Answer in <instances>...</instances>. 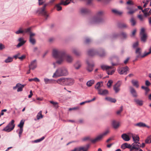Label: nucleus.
Returning <instances> with one entry per match:
<instances>
[{
    "instance_id": "0eeeda50",
    "label": "nucleus",
    "mask_w": 151,
    "mask_h": 151,
    "mask_svg": "<svg viewBox=\"0 0 151 151\" xmlns=\"http://www.w3.org/2000/svg\"><path fill=\"white\" fill-rule=\"evenodd\" d=\"M14 122V120H12L11 122L9 123L8 125L2 129V131L6 132H9L12 131L14 128L15 126Z\"/></svg>"
},
{
    "instance_id": "4468645a",
    "label": "nucleus",
    "mask_w": 151,
    "mask_h": 151,
    "mask_svg": "<svg viewBox=\"0 0 151 151\" xmlns=\"http://www.w3.org/2000/svg\"><path fill=\"white\" fill-rule=\"evenodd\" d=\"M127 9L128 10L127 14L130 15L133 14L137 10V9H134L133 6H127Z\"/></svg>"
},
{
    "instance_id": "13d9d810",
    "label": "nucleus",
    "mask_w": 151,
    "mask_h": 151,
    "mask_svg": "<svg viewBox=\"0 0 151 151\" xmlns=\"http://www.w3.org/2000/svg\"><path fill=\"white\" fill-rule=\"evenodd\" d=\"M122 36L124 38H126L127 37V35L126 33L124 32H122L121 34Z\"/></svg>"
},
{
    "instance_id": "39448f33",
    "label": "nucleus",
    "mask_w": 151,
    "mask_h": 151,
    "mask_svg": "<svg viewBox=\"0 0 151 151\" xmlns=\"http://www.w3.org/2000/svg\"><path fill=\"white\" fill-rule=\"evenodd\" d=\"M88 55L91 56L98 55L100 57H104L106 55V53L103 49L100 50L98 51L94 49H91L88 52Z\"/></svg>"
},
{
    "instance_id": "bf43d9fd",
    "label": "nucleus",
    "mask_w": 151,
    "mask_h": 151,
    "mask_svg": "<svg viewBox=\"0 0 151 151\" xmlns=\"http://www.w3.org/2000/svg\"><path fill=\"white\" fill-rule=\"evenodd\" d=\"M138 17L140 19L141 21H143L144 19V17L143 16L141 15H138Z\"/></svg>"
},
{
    "instance_id": "f8f14e48",
    "label": "nucleus",
    "mask_w": 151,
    "mask_h": 151,
    "mask_svg": "<svg viewBox=\"0 0 151 151\" xmlns=\"http://www.w3.org/2000/svg\"><path fill=\"white\" fill-rule=\"evenodd\" d=\"M129 68L126 66L124 67L120 68L118 70V72L120 75L127 74L129 71Z\"/></svg>"
},
{
    "instance_id": "a19ab883",
    "label": "nucleus",
    "mask_w": 151,
    "mask_h": 151,
    "mask_svg": "<svg viewBox=\"0 0 151 151\" xmlns=\"http://www.w3.org/2000/svg\"><path fill=\"white\" fill-rule=\"evenodd\" d=\"M43 115L42 114V111H40L37 114V120L42 119L43 117Z\"/></svg>"
},
{
    "instance_id": "338daca9",
    "label": "nucleus",
    "mask_w": 151,
    "mask_h": 151,
    "mask_svg": "<svg viewBox=\"0 0 151 151\" xmlns=\"http://www.w3.org/2000/svg\"><path fill=\"white\" fill-rule=\"evenodd\" d=\"M89 137H83L82 138V140L83 141H85L89 139Z\"/></svg>"
},
{
    "instance_id": "9d476101",
    "label": "nucleus",
    "mask_w": 151,
    "mask_h": 151,
    "mask_svg": "<svg viewBox=\"0 0 151 151\" xmlns=\"http://www.w3.org/2000/svg\"><path fill=\"white\" fill-rule=\"evenodd\" d=\"M145 30L144 28L141 29L140 35L142 41L145 42H146L147 36V34L145 33Z\"/></svg>"
},
{
    "instance_id": "c85d7f7f",
    "label": "nucleus",
    "mask_w": 151,
    "mask_h": 151,
    "mask_svg": "<svg viewBox=\"0 0 151 151\" xmlns=\"http://www.w3.org/2000/svg\"><path fill=\"white\" fill-rule=\"evenodd\" d=\"M118 27L120 28H127L128 27L127 25L123 23H119L118 24Z\"/></svg>"
},
{
    "instance_id": "bb28decb",
    "label": "nucleus",
    "mask_w": 151,
    "mask_h": 151,
    "mask_svg": "<svg viewBox=\"0 0 151 151\" xmlns=\"http://www.w3.org/2000/svg\"><path fill=\"white\" fill-rule=\"evenodd\" d=\"M131 147L132 145L130 144H128L127 143L123 144L121 146V148L123 149H125V148H127L130 149H131Z\"/></svg>"
},
{
    "instance_id": "a211bd4d",
    "label": "nucleus",
    "mask_w": 151,
    "mask_h": 151,
    "mask_svg": "<svg viewBox=\"0 0 151 151\" xmlns=\"http://www.w3.org/2000/svg\"><path fill=\"white\" fill-rule=\"evenodd\" d=\"M35 34L34 33H31L29 35V41L32 45H34L36 43V40L33 38Z\"/></svg>"
},
{
    "instance_id": "7c9ffc66",
    "label": "nucleus",
    "mask_w": 151,
    "mask_h": 151,
    "mask_svg": "<svg viewBox=\"0 0 151 151\" xmlns=\"http://www.w3.org/2000/svg\"><path fill=\"white\" fill-rule=\"evenodd\" d=\"M81 66V62L79 61H77L74 65L75 68L77 70L80 68Z\"/></svg>"
},
{
    "instance_id": "052dcab7",
    "label": "nucleus",
    "mask_w": 151,
    "mask_h": 151,
    "mask_svg": "<svg viewBox=\"0 0 151 151\" xmlns=\"http://www.w3.org/2000/svg\"><path fill=\"white\" fill-rule=\"evenodd\" d=\"M119 35L117 33H115L112 35V38L114 39L117 37L119 36Z\"/></svg>"
},
{
    "instance_id": "4c0bfd02",
    "label": "nucleus",
    "mask_w": 151,
    "mask_h": 151,
    "mask_svg": "<svg viewBox=\"0 0 151 151\" xmlns=\"http://www.w3.org/2000/svg\"><path fill=\"white\" fill-rule=\"evenodd\" d=\"M105 99L108 101L113 103H115L116 101V100L115 99L109 97H106L105 98Z\"/></svg>"
},
{
    "instance_id": "f704fd0d",
    "label": "nucleus",
    "mask_w": 151,
    "mask_h": 151,
    "mask_svg": "<svg viewBox=\"0 0 151 151\" xmlns=\"http://www.w3.org/2000/svg\"><path fill=\"white\" fill-rule=\"evenodd\" d=\"M129 21L132 26H134L136 25V21L134 18L132 17Z\"/></svg>"
},
{
    "instance_id": "dca6fc26",
    "label": "nucleus",
    "mask_w": 151,
    "mask_h": 151,
    "mask_svg": "<svg viewBox=\"0 0 151 151\" xmlns=\"http://www.w3.org/2000/svg\"><path fill=\"white\" fill-rule=\"evenodd\" d=\"M47 6L46 4H45L44 6L41 9L40 11V13L44 15L45 17V19H47L48 15L47 14L46 12L45 11V8Z\"/></svg>"
},
{
    "instance_id": "e433bc0d",
    "label": "nucleus",
    "mask_w": 151,
    "mask_h": 151,
    "mask_svg": "<svg viewBox=\"0 0 151 151\" xmlns=\"http://www.w3.org/2000/svg\"><path fill=\"white\" fill-rule=\"evenodd\" d=\"M132 137L134 142L139 141V137L138 136L132 134Z\"/></svg>"
},
{
    "instance_id": "5fc2aeb1",
    "label": "nucleus",
    "mask_w": 151,
    "mask_h": 151,
    "mask_svg": "<svg viewBox=\"0 0 151 151\" xmlns=\"http://www.w3.org/2000/svg\"><path fill=\"white\" fill-rule=\"evenodd\" d=\"M127 4L129 5H133L134 4V3L132 0H129L127 2Z\"/></svg>"
},
{
    "instance_id": "c756f323",
    "label": "nucleus",
    "mask_w": 151,
    "mask_h": 151,
    "mask_svg": "<svg viewBox=\"0 0 151 151\" xmlns=\"http://www.w3.org/2000/svg\"><path fill=\"white\" fill-rule=\"evenodd\" d=\"M135 142L132 144V147L130 150H132L134 149H135L136 150H137L139 149V146L138 145H136Z\"/></svg>"
},
{
    "instance_id": "b1692460",
    "label": "nucleus",
    "mask_w": 151,
    "mask_h": 151,
    "mask_svg": "<svg viewBox=\"0 0 151 151\" xmlns=\"http://www.w3.org/2000/svg\"><path fill=\"white\" fill-rule=\"evenodd\" d=\"M98 93L100 95H104L108 94V91L107 90H103L101 89L99 90Z\"/></svg>"
},
{
    "instance_id": "cd10ccee",
    "label": "nucleus",
    "mask_w": 151,
    "mask_h": 151,
    "mask_svg": "<svg viewBox=\"0 0 151 151\" xmlns=\"http://www.w3.org/2000/svg\"><path fill=\"white\" fill-rule=\"evenodd\" d=\"M122 138L126 141H129L130 140V138L128 135L126 134H123L122 135Z\"/></svg>"
},
{
    "instance_id": "f03ea898",
    "label": "nucleus",
    "mask_w": 151,
    "mask_h": 151,
    "mask_svg": "<svg viewBox=\"0 0 151 151\" xmlns=\"http://www.w3.org/2000/svg\"><path fill=\"white\" fill-rule=\"evenodd\" d=\"M105 14L104 11H99L96 14L95 16L90 19L89 22L91 24H96L102 22L104 21L102 16Z\"/></svg>"
},
{
    "instance_id": "473e14b6",
    "label": "nucleus",
    "mask_w": 151,
    "mask_h": 151,
    "mask_svg": "<svg viewBox=\"0 0 151 151\" xmlns=\"http://www.w3.org/2000/svg\"><path fill=\"white\" fill-rule=\"evenodd\" d=\"M72 52L77 56H79L81 54V52L76 48H73L72 50Z\"/></svg>"
},
{
    "instance_id": "6e6552de",
    "label": "nucleus",
    "mask_w": 151,
    "mask_h": 151,
    "mask_svg": "<svg viewBox=\"0 0 151 151\" xmlns=\"http://www.w3.org/2000/svg\"><path fill=\"white\" fill-rule=\"evenodd\" d=\"M109 132L108 130H107L102 134L98 136L95 138L93 139H90V141L92 143H95L96 142L100 140L104 136H106Z\"/></svg>"
},
{
    "instance_id": "49530a36",
    "label": "nucleus",
    "mask_w": 151,
    "mask_h": 151,
    "mask_svg": "<svg viewBox=\"0 0 151 151\" xmlns=\"http://www.w3.org/2000/svg\"><path fill=\"white\" fill-rule=\"evenodd\" d=\"M145 142L146 143H151V135L147 137L146 139Z\"/></svg>"
},
{
    "instance_id": "7ed1b4c3",
    "label": "nucleus",
    "mask_w": 151,
    "mask_h": 151,
    "mask_svg": "<svg viewBox=\"0 0 151 151\" xmlns=\"http://www.w3.org/2000/svg\"><path fill=\"white\" fill-rule=\"evenodd\" d=\"M149 52H145L143 55L141 54L142 49L140 48H137L135 51L136 55V58L134 60V61H135L138 60L139 58H143L151 54V46L149 49Z\"/></svg>"
},
{
    "instance_id": "393cba45",
    "label": "nucleus",
    "mask_w": 151,
    "mask_h": 151,
    "mask_svg": "<svg viewBox=\"0 0 151 151\" xmlns=\"http://www.w3.org/2000/svg\"><path fill=\"white\" fill-rule=\"evenodd\" d=\"M103 86L102 82H98L95 86V88L98 90L99 91V90H101V88Z\"/></svg>"
},
{
    "instance_id": "603ef678",
    "label": "nucleus",
    "mask_w": 151,
    "mask_h": 151,
    "mask_svg": "<svg viewBox=\"0 0 151 151\" xmlns=\"http://www.w3.org/2000/svg\"><path fill=\"white\" fill-rule=\"evenodd\" d=\"M112 83L113 81L112 80H109V81L107 83V86L108 87H110L111 86V84Z\"/></svg>"
},
{
    "instance_id": "e2e57ef3",
    "label": "nucleus",
    "mask_w": 151,
    "mask_h": 151,
    "mask_svg": "<svg viewBox=\"0 0 151 151\" xmlns=\"http://www.w3.org/2000/svg\"><path fill=\"white\" fill-rule=\"evenodd\" d=\"M5 46L4 45L2 44L1 43H0V50H2L3 49L5 48Z\"/></svg>"
},
{
    "instance_id": "a18cd8bd",
    "label": "nucleus",
    "mask_w": 151,
    "mask_h": 151,
    "mask_svg": "<svg viewBox=\"0 0 151 151\" xmlns=\"http://www.w3.org/2000/svg\"><path fill=\"white\" fill-rule=\"evenodd\" d=\"M12 60L13 58L9 57L5 60V62L6 63H7L12 62Z\"/></svg>"
},
{
    "instance_id": "8fccbe9b",
    "label": "nucleus",
    "mask_w": 151,
    "mask_h": 151,
    "mask_svg": "<svg viewBox=\"0 0 151 151\" xmlns=\"http://www.w3.org/2000/svg\"><path fill=\"white\" fill-rule=\"evenodd\" d=\"M15 33L18 34L20 33H23V31L21 28H20L19 29L15 32Z\"/></svg>"
},
{
    "instance_id": "f3484780",
    "label": "nucleus",
    "mask_w": 151,
    "mask_h": 151,
    "mask_svg": "<svg viewBox=\"0 0 151 151\" xmlns=\"http://www.w3.org/2000/svg\"><path fill=\"white\" fill-rule=\"evenodd\" d=\"M86 63L87 65V70L89 72H91L93 70V67L94 64L93 63H90L88 61H87Z\"/></svg>"
},
{
    "instance_id": "20e7f679",
    "label": "nucleus",
    "mask_w": 151,
    "mask_h": 151,
    "mask_svg": "<svg viewBox=\"0 0 151 151\" xmlns=\"http://www.w3.org/2000/svg\"><path fill=\"white\" fill-rule=\"evenodd\" d=\"M68 72L67 69L65 67L59 68L54 73L52 77L56 78L57 77L65 76L68 75Z\"/></svg>"
},
{
    "instance_id": "2eb2a0df",
    "label": "nucleus",
    "mask_w": 151,
    "mask_h": 151,
    "mask_svg": "<svg viewBox=\"0 0 151 151\" xmlns=\"http://www.w3.org/2000/svg\"><path fill=\"white\" fill-rule=\"evenodd\" d=\"M56 83L61 85L65 86L66 83L65 78L62 77L57 81H55Z\"/></svg>"
},
{
    "instance_id": "6ab92c4d",
    "label": "nucleus",
    "mask_w": 151,
    "mask_h": 151,
    "mask_svg": "<svg viewBox=\"0 0 151 151\" xmlns=\"http://www.w3.org/2000/svg\"><path fill=\"white\" fill-rule=\"evenodd\" d=\"M37 64L36 61V60H34L32 61L29 66V68L30 69L34 70L36 68Z\"/></svg>"
},
{
    "instance_id": "4d7b16f0",
    "label": "nucleus",
    "mask_w": 151,
    "mask_h": 151,
    "mask_svg": "<svg viewBox=\"0 0 151 151\" xmlns=\"http://www.w3.org/2000/svg\"><path fill=\"white\" fill-rule=\"evenodd\" d=\"M123 108V106H121L120 107V109L119 110L117 111L116 114H119L122 111Z\"/></svg>"
},
{
    "instance_id": "4be33fe9",
    "label": "nucleus",
    "mask_w": 151,
    "mask_h": 151,
    "mask_svg": "<svg viewBox=\"0 0 151 151\" xmlns=\"http://www.w3.org/2000/svg\"><path fill=\"white\" fill-rule=\"evenodd\" d=\"M129 88L130 92L132 96L134 97H137V95L135 90L131 86L129 87Z\"/></svg>"
},
{
    "instance_id": "5701e85b",
    "label": "nucleus",
    "mask_w": 151,
    "mask_h": 151,
    "mask_svg": "<svg viewBox=\"0 0 151 151\" xmlns=\"http://www.w3.org/2000/svg\"><path fill=\"white\" fill-rule=\"evenodd\" d=\"M44 81L45 84H47L55 83V80L53 79H50L47 78H45Z\"/></svg>"
},
{
    "instance_id": "ea45409f",
    "label": "nucleus",
    "mask_w": 151,
    "mask_h": 151,
    "mask_svg": "<svg viewBox=\"0 0 151 151\" xmlns=\"http://www.w3.org/2000/svg\"><path fill=\"white\" fill-rule=\"evenodd\" d=\"M25 86V85H21V84L19 83V86L17 87L18 88L17 90V91L18 92L21 91L23 90V88Z\"/></svg>"
},
{
    "instance_id": "0e129e2a",
    "label": "nucleus",
    "mask_w": 151,
    "mask_h": 151,
    "mask_svg": "<svg viewBox=\"0 0 151 151\" xmlns=\"http://www.w3.org/2000/svg\"><path fill=\"white\" fill-rule=\"evenodd\" d=\"M23 131V128H20L19 131V137H20L21 135L22 134Z\"/></svg>"
},
{
    "instance_id": "ddd939ff",
    "label": "nucleus",
    "mask_w": 151,
    "mask_h": 151,
    "mask_svg": "<svg viewBox=\"0 0 151 151\" xmlns=\"http://www.w3.org/2000/svg\"><path fill=\"white\" fill-rule=\"evenodd\" d=\"M122 83V82L120 81H119L113 87L114 90L116 93H118L120 90V87Z\"/></svg>"
},
{
    "instance_id": "09e8293b",
    "label": "nucleus",
    "mask_w": 151,
    "mask_h": 151,
    "mask_svg": "<svg viewBox=\"0 0 151 151\" xmlns=\"http://www.w3.org/2000/svg\"><path fill=\"white\" fill-rule=\"evenodd\" d=\"M112 12L114 13L115 14H118L119 15H121L122 14V12L120 11H118L116 10V9H113L112 10Z\"/></svg>"
},
{
    "instance_id": "6e6d98bb",
    "label": "nucleus",
    "mask_w": 151,
    "mask_h": 151,
    "mask_svg": "<svg viewBox=\"0 0 151 151\" xmlns=\"http://www.w3.org/2000/svg\"><path fill=\"white\" fill-rule=\"evenodd\" d=\"M91 42V40L88 38H86V39L85 42L86 44H88Z\"/></svg>"
},
{
    "instance_id": "de8ad7c7",
    "label": "nucleus",
    "mask_w": 151,
    "mask_h": 151,
    "mask_svg": "<svg viewBox=\"0 0 151 151\" xmlns=\"http://www.w3.org/2000/svg\"><path fill=\"white\" fill-rule=\"evenodd\" d=\"M24 124V122L22 120L19 124L18 125V127H20V128H23V127Z\"/></svg>"
},
{
    "instance_id": "2f4dec72",
    "label": "nucleus",
    "mask_w": 151,
    "mask_h": 151,
    "mask_svg": "<svg viewBox=\"0 0 151 151\" xmlns=\"http://www.w3.org/2000/svg\"><path fill=\"white\" fill-rule=\"evenodd\" d=\"M112 126L114 129H117L119 126V123L118 122L114 121L112 122Z\"/></svg>"
},
{
    "instance_id": "9b49d317",
    "label": "nucleus",
    "mask_w": 151,
    "mask_h": 151,
    "mask_svg": "<svg viewBox=\"0 0 151 151\" xmlns=\"http://www.w3.org/2000/svg\"><path fill=\"white\" fill-rule=\"evenodd\" d=\"M90 145L89 144L87 145L84 147H80L75 148L71 151H87L89 148Z\"/></svg>"
},
{
    "instance_id": "1a4fd4ad",
    "label": "nucleus",
    "mask_w": 151,
    "mask_h": 151,
    "mask_svg": "<svg viewBox=\"0 0 151 151\" xmlns=\"http://www.w3.org/2000/svg\"><path fill=\"white\" fill-rule=\"evenodd\" d=\"M70 3V2L68 1V0H66L65 1L64 0H60V2L56 4L55 7L56 8V9L58 11H60L62 10V7L61 5L64 6H66Z\"/></svg>"
},
{
    "instance_id": "c9c22d12",
    "label": "nucleus",
    "mask_w": 151,
    "mask_h": 151,
    "mask_svg": "<svg viewBox=\"0 0 151 151\" xmlns=\"http://www.w3.org/2000/svg\"><path fill=\"white\" fill-rule=\"evenodd\" d=\"M90 12L89 10L86 8H83L81 10V13L83 14H87Z\"/></svg>"
},
{
    "instance_id": "864d4df0",
    "label": "nucleus",
    "mask_w": 151,
    "mask_h": 151,
    "mask_svg": "<svg viewBox=\"0 0 151 151\" xmlns=\"http://www.w3.org/2000/svg\"><path fill=\"white\" fill-rule=\"evenodd\" d=\"M44 138H45L44 137H42L41 138H40L39 139L35 140V142H36V143L42 141L44 139Z\"/></svg>"
},
{
    "instance_id": "72a5a7b5",
    "label": "nucleus",
    "mask_w": 151,
    "mask_h": 151,
    "mask_svg": "<svg viewBox=\"0 0 151 151\" xmlns=\"http://www.w3.org/2000/svg\"><path fill=\"white\" fill-rule=\"evenodd\" d=\"M134 101L139 106H141L143 104V101L142 100L135 99H134Z\"/></svg>"
},
{
    "instance_id": "58836bf2",
    "label": "nucleus",
    "mask_w": 151,
    "mask_h": 151,
    "mask_svg": "<svg viewBox=\"0 0 151 151\" xmlns=\"http://www.w3.org/2000/svg\"><path fill=\"white\" fill-rule=\"evenodd\" d=\"M132 83L133 85L135 86L136 88H138L139 85L138 84V82L137 81L132 80Z\"/></svg>"
},
{
    "instance_id": "aec40b11",
    "label": "nucleus",
    "mask_w": 151,
    "mask_h": 151,
    "mask_svg": "<svg viewBox=\"0 0 151 151\" xmlns=\"http://www.w3.org/2000/svg\"><path fill=\"white\" fill-rule=\"evenodd\" d=\"M65 85H72L74 83V80L70 78H65Z\"/></svg>"
},
{
    "instance_id": "69168bd1",
    "label": "nucleus",
    "mask_w": 151,
    "mask_h": 151,
    "mask_svg": "<svg viewBox=\"0 0 151 151\" xmlns=\"http://www.w3.org/2000/svg\"><path fill=\"white\" fill-rule=\"evenodd\" d=\"M150 15H151V14H150V13L149 12H146L145 13H144V15L145 17H147V16H149Z\"/></svg>"
},
{
    "instance_id": "680f3d73",
    "label": "nucleus",
    "mask_w": 151,
    "mask_h": 151,
    "mask_svg": "<svg viewBox=\"0 0 151 151\" xmlns=\"http://www.w3.org/2000/svg\"><path fill=\"white\" fill-rule=\"evenodd\" d=\"M138 45V42H137L134 43L133 45V48H134L137 47Z\"/></svg>"
},
{
    "instance_id": "c03bdc74",
    "label": "nucleus",
    "mask_w": 151,
    "mask_h": 151,
    "mask_svg": "<svg viewBox=\"0 0 151 151\" xmlns=\"http://www.w3.org/2000/svg\"><path fill=\"white\" fill-rule=\"evenodd\" d=\"M23 33H29V35L31 33H32L31 32V28H28L23 30Z\"/></svg>"
},
{
    "instance_id": "f257e3e1",
    "label": "nucleus",
    "mask_w": 151,
    "mask_h": 151,
    "mask_svg": "<svg viewBox=\"0 0 151 151\" xmlns=\"http://www.w3.org/2000/svg\"><path fill=\"white\" fill-rule=\"evenodd\" d=\"M52 56L57 59L56 63L60 64L65 59L68 63H71L73 60V58L70 55L67 54L64 50H60L57 49H54L52 50Z\"/></svg>"
},
{
    "instance_id": "423d86ee",
    "label": "nucleus",
    "mask_w": 151,
    "mask_h": 151,
    "mask_svg": "<svg viewBox=\"0 0 151 151\" xmlns=\"http://www.w3.org/2000/svg\"><path fill=\"white\" fill-rule=\"evenodd\" d=\"M101 67L103 70H105L109 75L113 74L115 71V69L113 66H110L105 65H101Z\"/></svg>"
},
{
    "instance_id": "412c9836",
    "label": "nucleus",
    "mask_w": 151,
    "mask_h": 151,
    "mask_svg": "<svg viewBox=\"0 0 151 151\" xmlns=\"http://www.w3.org/2000/svg\"><path fill=\"white\" fill-rule=\"evenodd\" d=\"M18 40L19 42L17 46V47H20L23 45L26 42V41L24 40L23 38L22 37L19 38Z\"/></svg>"
},
{
    "instance_id": "774afa93",
    "label": "nucleus",
    "mask_w": 151,
    "mask_h": 151,
    "mask_svg": "<svg viewBox=\"0 0 151 151\" xmlns=\"http://www.w3.org/2000/svg\"><path fill=\"white\" fill-rule=\"evenodd\" d=\"M150 84V83L148 80H147L145 81V85L147 86H149Z\"/></svg>"
},
{
    "instance_id": "3c124183",
    "label": "nucleus",
    "mask_w": 151,
    "mask_h": 151,
    "mask_svg": "<svg viewBox=\"0 0 151 151\" xmlns=\"http://www.w3.org/2000/svg\"><path fill=\"white\" fill-rule=\"evenodd\" d=\"M50 102L55 107H58V103L57 102H55L53 101H50Z\"/></svg>"
},
{
    "instance_id": "37998d69",
    "label": "nucleus",
    "mask_w": 151,
    "mask_h": 151,
    "mask_svg": "<svg viewBox=\"0 0 151 151\" xmlns=\"http://www.w3.org/2000/svg\"><path fill=\"white\" fill-rule=\"evenodd\" d=\"M141 88L142 89H144L145 90V95H147L150 91V89L149 88L147 87H145L143 86H142L141 87Z\"/></svg>"
},
{
    "instance_id": "79ce46f5",
    "label": "nucleus",
    "mask_w": 151,
    "mask_h": 151,
    "mask_svg": "<svg viewBox=\"0 0 151 151\" xmlns=\"http://www.w3.org/2000/svg\"><path fill=\"white\" fill-rule=\"evenodd\" d=\"M94 83V80H91L88 81L86 83L87 85L88 86H91Z\"/></svg>"
},
{
    "instance_id": "a878e982",
    "label": "nucleus",
    "mask_w": 151,
    "mask_h": 151,
    "mask_svg": "<svg viewBox=\"0 0 151 151\" xmlns=\"http://www.w3.org/2000/svg\"><path fill=\"white\" fill-rule=\"evenodd\" d=\"M136 125L139 127H147L148 128H150V126L147 125L145 123L141 122L137 124H136Z\"/></svg>"
}]
</instances>
